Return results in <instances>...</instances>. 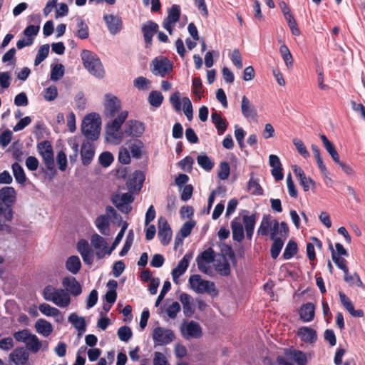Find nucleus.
I'll list each match as a JSON object with an SVG mask.
<instances>
[{
	"label": "nucleus",
	"mask_w": 365,
	"mask_h": 365,
	"mask_svg": "<svg viewBox=\"0 0 365 365\" xmlns=\"http://www.w3.org/2000/svg\"><path fill=\"white\" fill-rule=\"evenodd\" d=\"M128 116V112H121L119 115L110 119L106 125L105 140L107 143L117 145H120L124 138L125 130L122 125Z\"/></svg>",
	"instance_id": "1"
},
{
	"label": "nucleus",
	"mask_w": 365,
	"mask_h": 365,
	"mask_svg": "<svg viewBox=\"0 0 365 365\" xmlns=\"http://www.w3.org/2000/svg\"><path fill=\"white\" fill-rule=\"evenodd\" d=\"M255 224L256 217L255 215H244L242 222L239 217L234 218L231 222L233 240L238 242L242 241L245 237L243 225H245L247 237L251 240L254 233Z\"/></svg>",
	"instance_id": "2"
},
{
	"label": "nucleus",
	"mask_w": 365,
	"mask_h": 365,
	"mask_svg": "<svg viewBox=\"0 0 365 365\" xmlns=\"http://www.w3.org/2000/svg\"><path fill=\"white\" fill-rule=\"evenodd\" d=\"M101 119L98 114L93 113L83 120L81 131L88 140H96L101 133Z\"/></svg>",
	"instance_id": "3"
},
{
	"label": "nucleus",
	"mask_w": 365,
	"mask_h": 365,
	"mask_svg": "<svg viewBox=\"0 0 365 365\" xmlns=\"http://www.w3.org/2000/svg\"><path fill=\"white\" fill-rule=\"evenodd\" d=\"M43 299L53 303L55 305L64 308L71 303L70 294L61 288H56L52 285H47L43 290Z\"/></svg>",
	"instance_id": "4"
},
{
	"label": "nucleus",
	"mask_w": 365,
	"mask_h": 365,
	"mask_svg": "<svg viewBox=\"0 0 365 365\" xmlns=\"http://www.w3.org/2000/svg\"><path fill=\"white\" fill-rule=\"evenodd\" d=\"M81 57L83 66L91 74L97 78L103 77L104 69L96 54L88 50H83Z\"/></svg>",
	"instance_id": "5"
},
{
	"label": "nucleus",
	"mask_w": 365,
	"mask_h": 365,
	"mask_svg": "<svg viewBox=\"0 0 365 365\" xmlns=\"http://www.w3.org/2000/svg\"><path fill=\"white\" fill-rule=\"evenodd\" d=\"M216 259L215 253L212 248L205 250L196 258L198 269L210 277L214 276L215 269L213 266Z\"/></svg>",
	"instance_id": "6"
},
{
	"label": "nucleus",
	"mask_w": 365,
	"mask_h": 365,
	"mask_svg": "<svg viewBox=\"0 0 365 365\" xmlns=\"http://www.w3.org/2000/svg\"><path fill=\"white\" fill-rule=\"evenodd\" d=\"M189 283L192 289L198 294H215L217 292L214 282L202 279L199 274L192 275Z\"/></svg>",
	"instance_id": "7"
},
{
	"label": "nucleus",
	"mask_w": 365,
	"mask_h": 365,
	"mask_svg": "<svg viewBox=\"0 0 365 365\" xmlns=\"http://www.w3.org/2000/svg\"><path fill=\"white\" fill-rule=\"evenodd\" d=\"M121 112H128V110L121 109L119 99L112 94H106L104 100L105 115L107 118L113 119L118 116Z\"/></svg>",
	"instance_id": "8"
},
{
	"label": "nucleus",
	"mask_w": 365,
	"mask_h": 365,
	"mask_svg": "<svg viewBox=\"0 0 365 365\" xmlns=\"http://www.w3.org/2000/svg\"><path fill=\"white\" fill-rule=\"evenodd\" d=\"M154 346H165L174 341L175 336L171 329L161 327H155L152 333Z\"/></svg>",
	"instance_id": "9"
},
{
	"label": "nucleus",
	"mask_w": 365,
	"mask_h": 365,
	"mask_svg": "<svg viewBox=\"0 0 365 365\" xmlns=\"http://www.w3.org/2000/svg\"><path fill=\"white\" fill-rule=\"evenodd\" d=\"M151 71L154 75L165 76L173 69V64L167 58L159 56L152 61Z\"/></svg>",
	"instance_id": "10"
},
{
	"label": "nucleus",
	"mask_w": 365,
	"mask_h": 365,
	"mask_svg": "<svg viewBox=\"0 0 365 365\" xmlns=\"http://www.w3.org/2000/svg\"><path fill=\"white\" fill-rule=\"evenodd\" d=\"M37 149L42 157L46 168L49 170L53 168V151L51 143L48 140L42 141L37 145Z\"/></svg>",
	"instance_id": "11"
},
{
	"label": "nucleus",
	"mask_w": 365,
	"mask_h": 365,
	"mask_svg": "<svg viewBox=\"0 0 365 365\" xmlns=\"http://www.w3.org/2000/svg\"><path fill=\"white\" fill-rule=\"evenodd\" d=\"M113 203L122 212L128 213L131 210L130 203L133 197L130 193L116 194L112 197Z\"/></svg>",
	"instance_id": "12"
},
{
	"label": "nucleus",
	"mask_w": 365,
	"mask_h": 365,
	"mask_svg": "<svg viewBox=\"0 0 365 365\" xmlns=\"http://www.w3.org/2000/svg\"><path fill=\"white\" fill-rule=\"evenodd\" d=\"M181 333L186 339H198L202 334L200 324L195 321L184 323L181 327Z\"/></svg>",
	"instance_id": "13"
},
{
	"label": "nucleus",
	"mask_w": 365,
	"mask_h": 365,
	"mask_svg": "<svg viewBox=\"0 0 365 365\" xmlns=\"http://www.w3.org/2000/svg\"><path fill=\"white\" fill-rule=\"evenodd\" d=\"M103 20L111 35H117L123 28L122 19L118 15L107 14L103 16Z\"/></svg>",
	"instance_id": "14"
},
{
	"label": "nucleus",
	"mask_w": 365,
	"mask_h": 365,
	"mask_svg": "<svg viewBox=\"0 0 365 365\" xmlns=\"http://www.w3.org/2000/svg\"><path fill=\"white\" fill-rule=\"evenodd\" d=\"M168 16L163 23V28L167 30L170 34L173 33L174 24L178 21L180 16V7L179 5L173 4L168 11Z\"/></svg>",
	"instance_id": "15"
},
{
	"label": "nucleus",
	"mask_w": 365,
	"mask_h": 365,
	"mask_svg": "<svg viewBox=\"0 0 365 365\" xmlns=\"http://www.w3.org/2000/svg\"><path fill=\"white\" fill-rule=\"evenodd\" d=\"M96 153V146L89 140H84L81 144L80 155L82 164L87 166L91 163Z\"/></svg>",
	"instance_id": "16"
},
{
	"label": "nucleus",
	"mask_w": 365,
	"mask_h": 365,
	"mask_svg": "<svg viewBox=\"0 0 365 365\" xmlns=\"http://www.w3.org/2000/svg\"><path fill=\"white\" fill-rule=\"evenodd\" d=\"M158 237L163 245H168L172 237L171 228L163 217L158 219Z\"/></svg>",
	"instance_id": "17"
},
{
	"label": "nucleus",
	"mask_w": 365,
	"mask_h": 365,
	"mask_svg": "<svg viewBox=\"0 0 365 365\" xmlns=\"http://www.w3.org/2000/svg\"><path fill=\"white\" fill-rule=\"evenodd\" d=\"M76 248L81 255L83 262L87 264H92L94 260V255L88 241L84 239L80 240L77 243Z\"/></svg>",
	"instance_id": "18"
},
{
	"label": "nucleus",
	"mask_w": 365,
	"mask_h": 365,
	"mask_svg": "<svg viewBox=\"0 0 365 365\" xmlns=\"http://www.w3.org/2000/svg\"><path fill=\"white\" fill-rule=\"evenodd\" d=\"M192 258V253H187L182 259L179 262L177 267L172 271V277L173 282L178 284V278L181 277L187 270L190 259Z\"/></svg>",
	"instance_id": "19"
},
{
	"label": "nucleus",
	"mask_w": 365,
	"mask_h": 365,
	"mask_svg": "<svg viewBox=\"0 0 365 365\" xmlns=\"http://www.w3.org/2000/svg\"><path fill=\"white\" fill-rule=\"evenodd\" d=\"M144 131V124L138 120H130L125 125V133L127 136L140 137Z\"/></svg>",
	"instance_id": "20"
},
{
	"label": "nucleus",
	"mask_w": 365,
	"mask_h": 365,
	"mask_svg": "<svg viewBox=\"0 0 365 365\" xmlns=\"http://www.w3.org/2000/svg\"><path fill=\"white\" fill-rule=\"evenodd\" d=\"M91 244L95 250H98L96 253L98 258H101L109 250L106 240L97 233L91 236Z\"/></svg>",
	"instance_id": "21"
},
{
	"label": "nucleus",
	"mask_w": 365,
	"mask_h": 365,
	"mask_svg": "<svg viewBox=\"0 0 365 365\" xmlns=\"http://www.w3.org/2000/svg\"><path fill=\"white\" fill-rule=\"evenodd\" d=\"M14 218V212L11 208H4L1 202L0 201V231L6 232L10 233L11 231V227L6 223V222H11Z\"/></svg>",
	"instance_id": "22"
},
{
	"label": "nucleus",
	"mask_w": 365,
	"mask_h": 365,
	"mask_svg": "<svg viewBox=\"0 0 365 365\" xmlns=\"http://www.w3.org/2000/svg\"><path fill=\"white\" fill-rule=\"evenodd\" d=\"M62 286L66 292L73 296L80 295L82 292L81 286L73 277H66L62 280Z\"/></svg>",
	"instance_id": "23"
},
{
	"label": "nucleus",
	"mask_w": 365,
	"mask_h": 365,
	"mask_svg": "<svg viewBox=\"0 0 365 365\" xmlns=\"http://www.w3.org/2000/svg\"><path fill=\"white\" fill-rule=\"evenodd\" d=\"M16 200V192L13 187H4L0 189V201L8 208Z\"/></svg>",
	"instance_id": "24"
},
{
	"label": "nucleus",
	"mask_w": 365,
	"mask_h": 365,
	"mask_svg": "<svg viewBox=\"0 0 365 365\" xmlns=\"http://www.w3.org/2000/svg\"><path fill=\"white\" fill-rule=\"evenodd\" d=\"M31 20L34 21L36 25L28 26L23 31V34L27 38H31L34 41L35 37L38 35L40 30L41 18L39 15L32 14L29 16Z\"/></svg>",
	"instance_id": "25"
},
{
	"label": "nucleus",
	"mask_w": 365,
	"mask_h": 365,
	"mask_svg": "<svg viewBox=\"0 0 365 365\" xmlns=\"http://www.w3.org/2000/svg\"><path fill=\"white\" fill-rule=\"evenodd\" d=\"M145 180L144 174L141 171L134 172L128 179L127 182L128 188L131 192L139 191Z\"/></svg>",
	"instance_id": "26"
},
{
	"label": "nucleus",
	"mask_w": 365,
	"mask_h": 365,
	"mask_svg": "<svg viewBox=\"0 0 365 365\" xmlns=\"http://www.w3.org/2000/svg\"><path fill=\"white\" fill-rule=\"evenodd\" d=\"M272 225L269 232L270 238L272 240H277V238L286 237L288 232V227L285 222H282L279 223L277 220H273Z\"/></svg>",
	"instance_id": "27"
},
{
	"label": "nucleus",
	"mask_w": 365,
	"mask_h": 365,
	"mask_svg": "<svg viewBox=\"0 0 365 365\" xmlns=\"http://www.w3.org/2000/svg\"><path fill=\"white\" fill-rule=\"evenodd\" d=\"M158 25L153 21H148L142 26L146 47L151 46L153 36L158 31Z\"/></svg>",
	"instance_id": "28"
},
{
	"label": "nucleus",
	"mask_w": 365,
	"mask_h": 365,
	"mask_svg": "<svg viewBox=\"0 0 365 365\" xmlns=\"http://www.w3.org/2000/svg\"><path fill=\"white\" fill-rule=\"evenodd\" d=\"M9 359L16 365H24L29 359V353L24 348L18 347L9 354Z\"/></svg>",
	"instance_id": "29"
},
{
	"label": "nucleus",
	"mask_w": 365,
	"mask_h": 365,
	"mask_svg": "<svg viewBox=\"0 0 365 365\" xmlns=\"http://www.w3.org/2000/svg\"><path fill=\"white\" fill-rule=\"evenodd\" d=\"M38 309L42 314L46 317L55 318V320L57 322H61L63 319V315L57 308L52 307L47 303H42L39 304Z\"/></svg>",
	"instance_id": "30"
},
{
	"label": "nucleus",
	"mask_w": 365,
	"mask_h": 365,
	"mask_svg": "<svg viewBox=\"0 0 365 365\" xmlns=\"http://www.w3.org/2000/svg\"><path fill=\"white\" fill-rule=\"evenodd\" d=\"M241 110L246 118L254 119L257 117V110L255 106L245 96L242 98Z\"/></svg>",
	"instance_id": "31"
},
{
	"label": "nucleus",
	"mask_w": 365,
	"mask_h": 365,
	"mask_svg": "<svg viewBox=\"0 0 365 365\" xmlns=\"http://www.w3.org/2000/svg\"><path fill=\"white\" fill-rule=\"evenodd\" d=\"M297 335L302 341L306 343H313L317 340V332L314 329L302 327L297 331Z\"/></svg>",
	"instance_id": "32"
},
{
	"label": "nucleus",
	"mask_w": 365,
	"mask_h": 365,
	"mask_svg": "<svg viewBox=\"0 0 365 365\" xmlns=\"http://www.w3.org/2000/svg\"><path fill=\"white\" fill-rule=\"evenodd\" d=\"M339 295L341 303L351 316L356 317H361L363 316V312L361 309L355 310L351 301L345 294L340 292Z\"/></svg>",
	"instance_id": "33"
},
{
	"label": "nucleus",
	"mask_w": 365,
	"mask_h": 365,
	"mask_svg": "<svg viewBox=\"0 0 365 365\" xmlns=\"http://www.w3.org/2000/svg\"><path fill=\"white\" fill-rule=\"evenodd\" d=\"M180 300L182 304L184 314L187 317L191 316L195 312L192 297L187 293H182L180 296Z\"/></svg>",
	"instance_id": "34"
},
{
	"label": "nucleus",
	"mask_w": 365,
	"mask_h": 365,
	"mask_svg": "<svg viewBox=\"0 0 365 365\" xmlns=\"http://www.w3.org/2000/svg\"><path fill=\"white\" fill-rule=\"evenodd\" d=\"M315 307L312 303L304 304L299 310L301 319L304 322H309L314 318Z\"/></svg>",
	"instance_id": "35"
},
{
	"label": "nucleus",
	"mask_w": 365,
	"mask_h": 365,
	"mask_svg": "<svg viewBox=\"0 0 365 365\" xmlns=\"http://www.w3.org/2000/svg\"><path fill=\"white\" fill-rule=\"evenodd\" d=\"M35 329L36 331L45 336H48L53 331L52 324L43 319H38L35 323Z\"/></svg>",
	"instance_id": "36"
},
{
	"label": "nucleus",
	"mask_w": 365,
	"mask_h": 365,
	"mask_svg": "<svg viewBox=\"0 0 365 365\" xmlns=\"http://www.w3.org/2000/svg\"><path fill=\"white\" fill-rule=\"evenodd\" d=\"M213 268L215 273L217 272L222 276H228L230 274V266L225 257L217 258Z\"/></svg>",
	"instance_id": "37"
},
{
	"label": "nucleus",
	"mask_w": 365,
	"mask_h": 365,
	"mask_svg": "<svg viewBox=\"0 0 365 365\" xmlns=\"http://www.w3.org/2000/svg\"><path fill=\"white\" fill-rule=\"evenodd\" d=\"M110 221L108 215H101L95 220V225L99 232L103 235H108Z\"/></svg>",
	"instance_id": "38"
},
{
	"label": "nucleus",
	"mask_w": 365,
	"mask_h": 365,
	"mask_svg": "<svg viewBox=\"0 0 365 365\" xmlns=\"http://www.w3.org/2000/svg\"><path fill=\"white\" fill-rule=\"evenodd\" d=\"M68 322L78 331L79 334L86 331V321L83 317H78L76 314L72 313L68 317Z\"/></svg>",
	"instance_id": "39"
},
{
	"label": "nucleus",
	"mask_w": 365,
	"mask_h": 365,
	"mask_svg": "<svg viewBox=\"0 0 365 365\" xmlns=\"http://www.w3.org/2000/svg\"><path fill=\"white\" fill-rule=\"evenodd\" d=\"M66 268L73 274H76L81 268V262L79 257L76 255L69 257L66 262Z\"/></svg>",
	"instance_id": "40"
},
{
	"label": "nucleus",
	"mask_w": 365,
	"mask_h": 365,
	"mask_svg": "<svg viewBox=\"0 0 365 365\" xmlns=\"http://www.w3.org/2000/svg\"><path fill=\"white\" fill-rule=\"evenodd\" d=\"M212 123L215 125L219 135H222L226 130L227 125L226 120L223 119L220 114L214 110L211 115Z\"/></svg>",
	"instance_id": "41"
},
{
	"label": "nucleus",
	"mask_w": 365,
	"mask_h": 365,
	"mask_svg": "<svg viewBox=\"0 0 365 365\" xmlns=\"http://www.w3.org/2000/svg\"><path fill=\"white\" fill-rule=\"evenodd\" d=\"M76 36L81 39H86L89 36V29L88 25L81 18L76 19Z\"/></svg>",
	"instance_id": "42"
},
{
	"label": "nucleus",
	"mask_w": 365,
	"mask_h": 365,
	"mask_svg": "<svg viewBox=\"0 0 365 365\" xmlns=\"http://www.w3.org/2000/svg\"><path fill=\"white\" fill-rule=\"evenodd\" d=\"M272 220L269 215H264L257 230V234L263 236L267 235L270 232Z\"/></svg>",
	"instance_id": "43"
},
{
	"label": "nucleus",
	"mask_w": 365,
	"mask_h": 365,
	"mask_svg": "<svg viewBox=\"0 0 365 365\" xmlns=\"http://www.w3.org/2000/svg\"><path fill=\"white\" fill-rule=\"evenodd\" d=\"M128 148L130 150L132 156L135 158H140L142 155V149L143 144L140 140H130L126 143Z\"/></svg>",
	"instance_id": "44"
},
{
	"label": "nucleus",
	"mask_w": 365,
	"mask_h": 365,
	"mask_svg": "<svg viewBox=\"0 0 365 365\" xmlns=\"http://www.w3.org/2000/svg\"><path fill=\"white\" fill-rule=\"evenodd\" d=\"M11 169L16 181L21 185L24 184L26 177L23 168L18 163H14L11 165Z\"/></svg>",
	"instance_id": "45"
},
{
	"label": "nucleus",
	"mask_w": 365,
	"mask_h": 365,
	"mask_svg": "<svg viewBox=\"0 0 365 365\" xmlns=\"http://www.w3.org/2000/svg\"><path fill=\"white\" fill-rule=\"evenodd\" d=\"M279 53L284 61L286 66L290 68L293 66V57L289 48L284 44H282L279 47Z\"/></svg>",
	"instance_id": "46"
},
{
	"label": "nucleus",
	"mask_w": 365,
	"mask_h": 365,
	"mask_svg": "<svg viewBox=\"0 0 365 365\" xmlns=\"http://www.w3.org/2000/svg\"><path fill=\"white\" fill-rule=\"evenodd\" d=\"M329 250L331 252V257L333 262L336 264L339 269H341L344 272L348 270V267L346 266V259L341 256H338L334 250L332 245H329Z\"/></svg>",
	"instance_id": "47"
},
{
	"label": "nucleus",
	"mask_w": 365,
	"mask_h": 365,
	"mask_svg": "<svg viewBox=\"0 0 365 365\" xmlns=\"http://www.w3.org/2000/svg\"><path fill=\"white\" fill-rule=\"evenodd\" d=\"M25 344L26 348L33 353L38 352L41 347V342L39 341L38 338L33 334L29 337Z\"/></svg>",
	"instance_id": "48"
},
{
	"label": "nucleus",
	"mask_w": 365,
	"mask_h": 365,
	"mask_svg": "<svg viewBox=\"0 0 365 365\" xmlns=\"http://www.w3.org/2000/svg\"><path fill=\"white\" fill-rule=\"evenodd\" d=\"M163 96L160 91H153L149 94L148 102L152 106L158 108L163 103Z\"/></svg>",
	"instance_id": "49"
},
{
	"label": "nucleus",
	"mask_w": 365,
	"mask_h": 365,
	"mask_svg": "<svg viewBox=\"0 0 365 365\" xmlns=\"http://www.w3.org/2000/svg\"><path fill=\"white\" fill-rule=\"evenodd\" d=\"M198 165L207 171H210L214 167V163L207 155H200L197 158Z\"/></svg>",
	"instance_id": "50"
},
{
	"label": "nucleus",
	"mask_w": 365,
	"mask_h": 365,
	"mask_svg": "<svg viewBox=\"0 0 365 365\" xmlns=\"http://www.w3.org/2000/svg\"><path fill=\"white\" fill-rule=\"evenodd\" d=\"M192 91L197 100H200L203 94L202 81L199 77L192 79Z\"/></svg>",
	"instance_id": "51"
},
{
	"label": "nucleus",
	"mask_w": 365,
	"mask_h": 365,
	"mask_svg": "<svg viewBox=\"0 0 365 365\" xmlns=\"http://www.w3.org/2000/svg\"><path fill=\"white\" fill-rule=\"evenodd\" d=\"M64 75V66L61 63H57L51 66V80L57 81Z\"/></svg>",
	"instance_id": "52"
},
{
	"label": "nucleus",
	"mask_w": 365,
	"mask_h": 365,
	"mask_svg": "<svg viewBox=\"0 0 365 365\" xmlns=\"http://www.w3.org/2000/svg\"><path fill=\"white\" fill-rule=\"evenodd\" d=\"M297 252V245L293 240H289L284 249L283 257L285 259H291Z\"/></svg>",
	"instance_id": "53"
},
{
	"label": "nucleus",
	"mask_w": 365,
	"mask_h": 365,
	"mask_svg": "<svg viewBox=\"0 0 365 365\" xmlns=\"http://www.w3.org/2000/svg\"><path fill=\"white\" fill-rule=\"evenodd\" d=\"M344 279L349 284H350V285L355 284L356 286H357L359 287H363V283H362L359 274L355 273L354 274L351 275L349 273V269L347 271L344 272Z\"/></svg>",
	"instance_id": "54"
},
{
	"label": "nucleus",
	"mask_w": 365,
	"mask_h": 365,
	"mask_svg": "<svg viewBox=\"0 0 365 365\" xmlns=\"http://www.w3.org/2000/svg\"><path fill=\"white\" fill-rule=\"evenodd\" d=\"M49 48L50 46L48 44H44L39 48L34 61V63L36 66H38L46 59V58L48 55Z\"/></svg>",
	"instance_id": "55"
},
{
	"label": "nucleus",
	"mask_w": 365,
	"mask_h": 365,
	"mask_svg": "<svg viewBox=\"0 0 365 365\" xmlns=\"http://www.w3.org/2000/svg\"><path fill=\"white\" fill-rule=\"evenodd\" d=\"M272 240L274 242L271 246L270 252L272 257L273 259H276L282 250V248L284 245V241L282 238H277V240Z\"/></svg>",
	"instance_id": "56"
},
{
	"label": "nucleus",
	"mask_w": 365,
	"mask_h": 365,
	"mask_svg": "<svg viewBox=\"0 0 365 365\" xmlns=\"http://www.w3.org/2000/svg\"><path fill=\"white\" fill-rule=\"evenodd\" d=\"M182 110L185 116L187 117L188 120H191L192 119L193 110L190 100L187 97H184L182 99Z\"/></svg>",
	"instance_id": "57"
},
{
	"label": "nucleus",
	"mask_w": 365,
	"mask_h": 365,
	"mask_svg": "<svg viewBox=\"0 0 365 365\" xmlns=\"http://www.w3.org/2000/svg\"><path fill=\"white\" fill-rule=\"evenodd\" d=\"M133 333L130 327L123 326L118 330V336L120 341L127 342L132 337Z\"/></svg>",
	"instance_id": "58"
},
{
	"label": "nucleus",
	"mask_w": 365,
	"mask_h": 365,
	"mask_svg": "<svg viewBox=\"0 0 365 365\" xmlns=\"http://www.w3.org/2000/svg\"><path fill=\"white\" fill-rule=\"evenodd\" d=\"M134 240V232L133 230H130L128 235L126 237V240L125 242V244L123 245V247L122 248L121 251L120 252V256H125L128 252L129 251L130 247L132 246V244Z\"/></svg>",
	"instance_id": "59"
},
{
	"label": "nucleus",
	"mask_w": 365,
	"mask_h": 365,
	"mask_svg": "<svg viewBox=\"0 0 365 365\" xmlns=\"http://www.w3.org/2000/svg\"><path fill=\"white\" fill-rule=\"evenodd\" d=\"M292 142L298 153L304 158H308L309 157V153L302 140L298 138H294Z\"/></svg>",
	"instance_id": "60"
},
{
	"label": "nucleus",
	"mask_w": 365,
	"mask_h": 365,
	"mask_svg": "<svg viewBox=\"0 0 365 365\" xmlns=\"http://www.w3.org/2000/svg\"><path fill=\"white\" fill-rule=\"evenodd\" d=\"M133 85L138 90L146 91L150 88V81L145 77L140 76L134 80Z\"/></svg>",
	"instance_id": "61"
},
{
	"label": "nucleus",
	"mask_w": 365,
	"mask_h": 365,
	"mask_svg": "<svg viewBox=\"0 0 365 365\" xmlns=\"http://www.w3.org/2000/svg\"><path fill=\"white\" fill-rule=\"evenodd\" d=\"M230 173V165L227 162H222L219 166L218 177L220 179L225 180L228 178Z\"/></svg>",
	"instance_id": "62"
},
{
	"label": "nucleus",
	"mask_w": 365,
	"mask_h": 365,
	"mask_svg": "<svg viewBox=\"0 0 365 365\" xmlns=\"http://www.w3.org/2000/svg\"><path fill=\"white\" fill-rule=\"evenodd\" d=\"M12 77L9 72H0V87L4 90L8 88L11 83Z\"/></svg>",
	"instance_id": "63"
},
{
	"label": "nucleus",
	"mask_w": 365,
	"mask_h": 365,
	"mask_svg": "<svg viewBox=\"0 0 365 365\" xmlns=\"http://www.w3.org/2000/svg\"><path fill=\"white\" fill-rule=\"evenodd\" d=\"M230 58L232 62V63L238 68L240 69L243 66L242 59L241 54L238 49H234L230 53Z\"/></svg>",
	"instance_id": "64"
}]
</instances>
